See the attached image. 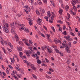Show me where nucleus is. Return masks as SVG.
<instances>
[{"mask_svg": "<svg viewBox=\"0 0 80 80\" xmlns=\"http://www.w3.org/2000/svg\"><path fill=\"white\" fill-rule=\"evenodd\" d=\"M19 56L21 58H22V56H23V52H19Z\"/></svg>", "mask_w": 80, "mask_h": 80, "instance_id": "nucleus-22", "label": "nucleus"}, {"mask_svg": "<svg viewBox=\"0 0 80 80\" xmlns=\"http://www.w3.org/2000/svg\"><path fill=\"white\" fill-rule=\"evenodd\" d=\"M73 8H72V10H74V12H77V7L76 6H73Z\"/></svg>", "mask_w": 80, "mask_h": 80, "instance_id": "nucleus-14", "label": "nucleus"}, {"mask_svg": "<svg viewBox=\"0 0 80 80\" xmlns=\"http://www.w3.org/2000/svg\"><path fill=\"white\" fill-rule=\"evenodd\" d=\"M54 41L55 43H58V42H59L60 43H62V42H61V41H60V40H58L57 39H54Z\"/></svg>", "mask_w": 80, "mask_h": 80, "instance_id": "nucleus-13", "label": "nucleus"}, {"mask_svg": "<svg viewBox=\"0 0 80 80\" xmlns=\"http://www.w3.org/2000/svg\"><path fill=\"white\" fill-rule=\"evenodd\" d=\"M2 48L4 53H5V54H7V53L6 52V51L5 50V48H4L3 47H2Z\"/></svg>", "mask_w": 80, "mask_h": 80, "instance_id": "nucleus-28", "label": "nucleus"}, {"mask_svg": "<svg viewBox=\"0 0 80 80\" xmlns=\"http://www.w3.org/2000/svg\"><path fill=\"white\" fill-rule=\"evenodd\" d=\"M37 62L38 64H40V63H41V61H40V60L39 59H37Z\"/></svg>", "mask_w": 80, "mask_h": 80, "instance_id": "nucleus-30", "label": "nucleus"}, {"mask_svg": "<svg viewBox=\"0 0 80 80\" xmlns=\"http://www.w3.org/2000/svg\"><path fill=\"white\" fill-rule=\"evenodd\" d=\"M18 43L20 45H22V46H23L24 45L23 44V43L22 41H19L18 42Z\"/></svg>", "mask_w": 80, "mask_h": 80, "instance_id": "nucleus-23", "label": "nucleus"}, {"mask_svg": "<svg viewBox=\"0 0 80 80\" xmlns=\"http://www.w3.org/2000/svg\"><path fill=\"white\" fill-rule=\"evenodd\" d=\"M67 15L68 17V19H69V18H70V14H69L68 13H67Z\"/></svg>", "mask_w": 80, "mask_h": 80, "instance_id": "nucleus-43", "label": "nucleus"}, {"mask_svg": "<svg viewBox=\"0 0 80 80\" xmlns=\"http://www.w3.org/2000/svg\"><path fill=\"white\" fill-rule=\"evenodd\" d=\"M70 33L71 35H72V36H75V34H74L73 33L71 32Z\"/></svg>", "mask_w": 80, "mask_h": 80, "instance_id": "nucleus-57", "label": "nucleus"}, {"mask_svg": "<svg viewBox=\"0 0 80 80\" xmlns=\"http://www.w3.org/2000/svg\"><path fill=\"white\" fill-rule=\"evenodd\" d=\"M12 10L13 12H14V13H16V11L15 10V8L13 7H12Z\"/></svg>", "mask_w": 80, "mask_h": 80, "instance_id": "nucleus-34", "label": "nucleus"}, {"mask_svg": "<svg viewBox=\"0 0 80 80\" xmlns=\"http://www.w3.org/2000/svg\"><path fill=\"white\" fill-rule=\"evenodd\" d=\"M51 15H52V17H55V14H54V13H53V12H52Z\"/></svg>", "mask_w": 80, "mask_h": 80, "instance_id": "nucleus-42", "label": "nucleus"}, {"mask_svg": "<svg viewBox=\"0 0 80 80\" xmlns=\"http://www.w3.org/2000/svg\"><path fill=\"white\" fill-rule=\"evenodd\" d=\"M0 38L1 40V44L2 45H3L4 43V44H5L6 45H7V42L6 41H3V40L2 39V38L1 36H0Z\"/></svg>", "mask_w": 80, "mask_h": 80, "instance_id": "nucleus-3", "label": "nucleus"}, {"mask_svg": "<svg viewBox=\"0 0 80 80\" xmlns=\"http://www.w3.org/2000/svg\"><path fill=\"white\" fill-rule=\"evenodd\" d=\"M46 78H48V79H50V78H52V77H50L49 76L47 75L46 76Z\"/></svg>", "mask_w": 80, "mask_h": 80, "instance_id": "nucleus-37", "label": "nucleus"}, {"mask_svg": "<svg viewBox=\"0 0 80 80\" xmlns=\"http://www.w3.org/2000/svg\"><path fill=\"white\" fill-rule=\"evenodd\" d=\"M2 75L3 76H4V77H6V76H7L6 73L4 72H2Z\"/></svg>", "mask_w": 80, "mask_h": 80, "instance_id": "nucleus-47", "label": "nucleus"}, {"mask_svg": "<svg viewBox=\"0 0 80 80\" xmlns=\"http://www.w3.org/2000/svg\"><path fill=\"white\" fill-rule=\"evenodd\" d=\"M65 49L66 50L68 53H70V49H69V48H68V46H67Z\"/></svg>", "mask_w": 80, "mask_h": 80, "instance_id": "nucleus-16", "label": "nucleus"}, {"mask_svg": "<svg viewBox=\"0 0 80 80\" xmlns=\"http://www.w3.org/2000/svg\"><path fill=\"white\" fill-rule=\"evenodd\" d=\"M59 54H60V56H63V54L62 53H61V52H60Z\"/></svg>", "mask_w": 80, "mask_h": 80, "instance_id": "nucleus-52", "label": "nucleus"}, {"mask_svg": "<svg viewBox=\"0 0 80 80\" xmlns=\"http://www.w3.org/2000/svg\"><path fill=\"white\" fill-rule=\"evenodd\" d=\"M13 73H14V74H17V72L16 71H13Z\"/></svg>", "mask_w": 80, "mask_h": 80, "instance_id": "nucleus-63", "label": "nucleus"}, {"mask_svg": "<svg viewBox=\"0 0 80 80\" xmlns=\"http://www.w3.org/2000/svg\"><path fill=\"white\" fill-rule=\"evenodd\" d=\"M10 47L11 49H13V45H12V44H11L10 46Z\"/></svg>", "mask_w": 80, "mask_h": 80, "instance_id": "nucleus-59", "label": "nucleus"}, {"mask_svg": "<svg viewBox=\"0 0 80 80\" xmlns=\"http://www.w3.org/2000/svg\"><path fill=\"white\" fill-rule=\"evenodd\" d=\"M24 31L26 32H29V30L27 28H24L23 29Z\"/></svg>", "mask_w": 80, "mask_h": 80, "instance_id": "nucleus-25", "label": "nucleus"}, {"mask_svg": "<svg viewBox=\"0 0 80 80\" xmlns=\"http://www.w3.org/2000/svg\"><path fill=\"white\" fill-rule=\"evenodd\" d=\"M63 12V10L62 9H60L59 12V13L60 15H62V12Z\"/></svg>", "mask_w": 80, "mask_h": 80, "instance_id": "nucleus-27", "label": "nucleus"}, {"mask_svg": "<svg viewBox=\"0 0 80 80\" xmlns=\"http://www.w3.org/2000/svg\"><path fill=\"white\" fill-rule=\"evenodd\" d=\"M37 22L39 25H40L41 24H42V23H41V22H42V20L41 19H40V18H38V20H37Z\"/></svg>", "mask_w": 80, "mask_h": 80, "instance_id": "nucleus-5", "label": "nucleus"}, {"mask_svg": "<svg viewBox=\"0 0 80 80\" xmlns=\"http://www.w3.org/2000/svg\"><path fill=\"white\" fill-rule=\"evenodd\" d=\"M24 11L26 12V13L27 14H28V11H27V10L26 9H24Z\"/></svg>", "mask_w": 80, "mask_h": 80, "instance_id": "nucleus-46", "label": "nucleus"}, {"mask_svg": "<svg viewBox=\"0 0 80 80\" xmlns=\"http://www.w3.org/2000/svg\"><path fill=\"white\" fill-rule=\"evenodd\" d=\"M28 52H29V53H30L31 54H34L35 53V52L33 50H31V51L30 50H28Z\"/></svg>", "mask_w": 80, "mask_h": 80, "instance_id": "nucleus-19", "label": "nucleus"}, {"mask_svg": "<svg viewBox=\"0 0 80 80\" xmlns=\"http://www.w3.org/2000/svg\"><path fill=\"white\" fill-rule=\"evenodd\" d=\"M46 37L48 38V42H51V39H49V38L50 37V34H46Z\"/></svg>", "mask_w": 80, "mask_h": 80, "instance_id": "nucleus-6", "label": "nucleus"}, {"mask_svg": "<svg viewBox=\"0 0 80 80\" xmlns=\"http://www.w3.org/2000/svg\"><path fill=\"white\" fill-rule=\"evenodd\" d=\"M27 20H28V21H29V23L30 25H32V20H31V19L30 18H27Z\"/></svg>", "mask_w": 80, "mask_h": 80, "instance_id": "nucleus-12", "label": "nucleus"}, {"mask_svg": "<svg viewBox=\"0 0 80 80\" xmlns=\"http://www.w3.org/2000/svg\"><path fill=\"white\" fill-rule=\"evenodd\" d=\"M44 18L46 19V21H48V17H44Z\"/></svg>", "mask_w": 80, "mask_h": 80, "instance_id": "nucleus-62", "label": "nucleus"}, {"mask_svg": "<svg viewBox=\"0 0 80 80\" xmlns=\"http://www.w3.org/2000/svg\"><path fill=\"white\" fill-rule=\"evenodd\" d=\"M28 1L30 2L32 5V4H33V0H28Z\"/></svg>", "mask_w": 80, "mask_h": 80, "instance_id": "nucleus-35", "label": "nucleus"}, {"mask_svg": "<svg viewBox=\"0 0 80 80\" xmlns=\"http://www.w3.org/2000/svg\"><path fill=\"white\" fill-rule=\"evenodd\" d=\"M4 60L7 63H8V60H7V58H5L4 59Z\"/></svg>", "mask_w": 80, "mask_h": 80, "instance_id": "nucleus-56", "label": "nucleus"}, {"mask_svg": "<svg viewBox=\"0 0 80 80\" xmlns=\"http://www.w3.org/2000/svg\"><path fill=\"white\" fill-rule=\"evenodd\" d=\"M55 51L56 53H59V52H59V50H58L57 49H55Z\"/></svg>", "mask_w": 80, "mask_h": 80, "instance_id": "nucleus-40", "label": "nucleus"}, {"mask_svg": "<svg viewBox=\"0 0 80 80\" xmlns=\"http://www.w3.org/2000/svg\"><path fill=\"white\" fill-rule=\"evenodd\" d=\"M37 2L39 5H41L42 3L40 0H37Z\"/></svg>", "mask_w": 80, "mask_h": 80, "instance_id": "nucleus-21", "label": "nucleus"}, {"mask_svg": "<svg viewBox=\"0 0 80 80\" xmlns=\"http://www.w3.org/2000/svg\"><path fill=\"white\" fill-rule=\"evenodd\" d=\"M24 7H25V8L28 10V12H30V8L28 6H24Z\"/></svg>", "mask_w": 80, "mask_h": 80, "instance_id": "nucleus-18", "label": "nucleus"}, {"mask_svg": "<svg viewBox=\"0 0 80 80\" xmlns=\"http://www.w3.org/2000/svg\"><path fill=\"white\" fill-rule=\"evenodd\" d=\"M27 65H29V66H31V65H32V64H30V63L29 62H28L27 61V62L26 63Z\"/></svg>", "mask_w": 80, "mask_h": 80, "instance_id": "nucleus-33", "label": "nucleus"}, {"mask_svg": "<svg viewBox=\"0 0 80 80\" xmlns=\"http://www.w3.org/2000/svg\"><path fill=\"white\" fill-rule=\"evenodd\" d=\"M43 2L45 3H47V0H42Z\"/></svg>", "mask_w": 80, "mask_h": 80, "instance_id": "nucleus-60", "label": "nucleus"}, {"mask_svg": "<svg viewBox=\"0 0 80 80\" xmlns=\"http://www.w3.org/2000/svg\"><path fill=\"white\" fill-rule=\"evenodd\" d=\"M47 50L49 53H53L52 51V50H50V48L48 46Z\"/></svg>", "mask_w": 80, "mask_h": 80, "instance_id": "nucleus-9", "label": "nucleus"}, {"mask_svg": "<svg viewBox=\"0 0 80 80\" xmlns=\"http://www.w3.org/2000/svg\"><path fill=\"white\" fill-rule=\"evenodd\" d=\"M14 78H15V79H16V80H18V78H17V76H15Z\"/></svg>", "mask_w": 80, "mask_h": 80, "instance_id": "nucleus-61", "label": "nucleus"}, {"mask_svg": "<svg viewBox=\"0 0 80 80\" xmlns=\"http://www.w3.org/2000/svg\"><path fill=\"white\" fill-rule=\"evenodd\" d=\"M22 41L23 42H24L25 45H26L27 46H29V45L28 44V41H27V40H26V39H25V38H23L22 40Z\"/></svg>", "mask_w": 80, "mask_h": 80, "instance_id": "nucleus-4", "label": "nucleus"}, {"mask_svg": "<svg viewBox=\"0 0 80 80\" xmlns=\"http://www.w3.org/2000/svg\"><path fill=\"white\" fill-rule=\"evenodd\" d=\"M62 34L63 35H67V32L66 31H64V32H63L62 33Z\"/></svg>", "mask_w": 80, "mask_h": 80, "instance_id": "nucleus-36", "label": "nucleus"}, {"mask_svg": "<svg viewBox=\"0 0 80 80\" xmlns=\"http://www.w3.org/2000/svg\"><path fill=\"white\" fill-rule=\"evenodd\" d=\"M36 55H37V54H32V57H35Z\"/></svg>", "mask_w": 80, "mask_h": 80, "instance_id": "nucleus-51", "label": "nucleus"}, {"mask_svg": "<svg viewBox=\"0 0 80 80\" xmlns=\"http://www.w3.org/2000/svg\"><path fill=\"white\" fill-rule=\"evenodd\" d=\"M8 67H9L11 69V70L13 69V67H12L11 65H8Z\"/></svg>", "mask_w": 80, "mask_h": 80, "instance_id": "nucleus-53", "label": "nucleus"}, {"mask_svg": "<svg viewBox=\"0 0 80 80\" xmlns=\"http://www.w3.org/2000/svg\"><path fill=\"white\" fill-rule=\"evenodd\" d=\"M21 26V28L20 29V30H23L24 28H24V27H25V25L24 24H21L20 25Z\"/></svg>", "mask_w": 80, "mask_h": 80, "instance_id": "nucleus-10", "label": "nucleus"}, {"mask_svg": "<svg viewBox=\"0 0 80 80\" xmlns=\"http://www.w3.org/2000/svg\"><path fill=\"white\" fill-rule=\"evenodd\" d=\"M18 51H22V48L20 47L17 48Z\"/></svg>", "mask_w": 80, "mask_h": 80, "instance_id": "nucleus-29", "label": "nucleus"}, {"mask_svg": "<svg viewBox=\"0 0 80 80\" xmlns=\"http://www.w3.org/2000/svg\"><path fill=\"white\" fill-rule=\"evenodd\" d=\"M64 37V38H65L66 40H67L68 41L69 40L70 37V36H65Z\"/></svg>", "mask_w": 80, "mask_h": 80, "instance_id": "nucleus-20", "label": "nucleus"}, {"mask_svg": "<svg viewBox=\"0 0 80 80\" xmlns=\"http://www.w3.org/2000/svg\"><path fill=\"white\" fill-rule=\"evenodd\" d=\"M48 13V17H50L51 16V14H50V11H48L47 12Z\"/></svg>", "mask_w": 80, "mask_h": 80, "instance_id": "nucleus-26", "label": "nucleus"}, {"mask_svg": "<svg viewBox=\"0 0 80 80\" xmlns=\"http://www.w3.org/2000/svg\"><path fill=\"white\" fill-rule=\"evenodd\" d=\"M7 48L8 50L9 51V52H12V49H9V48Z\"/></svg>", "mask_w": 80, "mask_h": 80, "instance_id": "nucleus-39", "label": "nucleus"}, {"mask_svg": "<svg viewBox=\"0 0 80 80\" xmlns=\"http://www.w3.org/2000/svg\"><path fill=\"white\" fill-rule=\"evenodd\" d=\"M49 71H50V72H53V71H54L53 69H52L51 68H49Z\"/></svg>", "mask_w": 80, "mask_h": 80, "instance_id": "nucleus-55", "label": "nucleus"}, {"mask_svg": "<svg viewBox=\"0 0 80 80\" xmlns=\"http://www.w3.org/2000/svg\"><path fill=\"white\" fill-rule=\"evenodd\" d=\"M26 57H26V56H22V58H22V59H23V58H25V59Z\"/></svg>", "mask_w": 80, "mask_h": 80, "instance_id": "nucleus-54", "label": "nucleus"}, {"mask_svg": "<svg viewBox=\"0 0 80 80\" xmlns=\"http://www.w3.org/2000/svg\"><path fill=\"white\" fill-rule=\"evenodd\" d=\"M65 9L66 11H68V9H69V6H68L67 5H66L65 7Z\"/></svg>", "mask_w": 80, "mask_h": 80, "instance_id": "nucleus-24", "label": "nucleus"}, {"mask_svg": "<svg viewBox=\"0 0 80 80\" xmlns=\"http://www.w3.org/2000/svg\"><path fill=\"white\" fill-rule=\"evenodd\" d=\"M40 35L43 37H44V38L45 37V35H44V34H43L42 33H41Z\"/></svg>", "mask_w": 80, "mask_h": 80, "instance_id": "nucleus-50", "label": "nucleus"}, {"mask_svg": "<svg viewBox=\"0 0 80 80\" xmlns=\"http://www.w3.org/2000/svg\"><path fill=\"white\" fill-rule=\"evenodd\" d=\"M58 22L59 23H61V24H62V23H63V22H62V21H61L60 20L58 21Z\"/></svg>", "mask_w": 80, "mask_h": 80, "instance_id": "nucleus-48", "label": "nucleus"}, {"mask_svg": "<svg viewBox=\"0 0 80 80\" xmlns=\"http://www.w3.org/2000/svg\"><path fill=\"white\" fill-rule=\"evenodd\" d=\"M77 8H80V5L78 4L77 6Z\"/></svg>", "mask_w": 80, "mask_h": 80, "instance_id": "nucleus-64", "label": "nucleus"}, {"mask_svg": "<svg viewBox=\"0 0 80 80\" xmlns=\"http://www.w3.org/2000/svg\"><path fill=\"white\" fill-rule=\"evenodd\" d=\"M3 26L2 27V28L3 30H4V32H6V33H8V32H9V30H8V28H7L8 27V24L5 22V20H3Z\"/></svg>", "mask_w": 80, "mask_h": 80, "instance_id": "nucleus-1", "label": "nucleus"}, {"mask_svg": "<svg viewBox=\"0 0 80 80\" xmlns=\"http://www.w3.org/2000/svg\"><path fill=\"white\" fill-rule=\"evenodd\" d=\"M39 9L41 12H42V13H45V10L43 9H42V8H40Z\"/></svg>", "mask_w": 80, "mask_h": 80, "instance_id": "nucleus-8", "label": "nucleus"}, {"mask_svg": "<svg viewBox=\"0 0 80 80\" xmlns=\"http://www.w3.org/2000/svg\"><path fill=\"white\" fill-rule=\"evenodd\" d=\"M45 59L47 63H48L49 62V61L47 58H45Z\"/></svg>", "mask_w": 80, "mask_h": 80, "instance_id": "nucleus-58", "label": "nucleus"}, {"mask_svg": "<svg viewBox=\"0 0 80 80\" xmlns=\"http://www.w3.org/2000/svg\"><path fill=\"white\" fill-rule=\"evenodd\" d=\"M31 67L32 70H37V68L34 67V65L33 64H32L31 66Z\"/></svg>", "mask_w": 80, "mask_h": 80, "instance_id": "nucleus-15", "label": "nucleus"}, {"mask_svg": "<svg viewBox=\"0 0 80 80\" xmlns=\"http://www.w3.org/2000/svg\"><path fill=\"white\" fill-rule=\"evenodd\" d=\"M71 4H72V6H74V5L75 6V4L74 3L76 4L77 3V1H71Z\"/></svg>", "mask_w": 80, "mask_h": 80, "instance_id": "nucleus-11", "label": "nucleus"}, {"mask_svg": "<svg viewBox=\"0 0 80 80\" xmlns=\"http://www.w3.org/2000/svg\"><path fill=\"white\" fill-rule=\"evenodd\" d=\"M9 72H10L9 69H7L6 72H7V74H9Z\"/></svg>", "mask_w": 80, "mask_h": 80, "instance_id": "nucleus-44", "label": "nucleus"}, {"mask_svg": "<svg viewBox=\"0 0 80 80\" xmlns=\"http://www.w3.org/2000/svg\"><path fill=\"white\" fill-rule=\"evenodd\" d=\"M15 38L16 41H18V40H19V38L18 37V35H17V34H16V35H15Z\"/></svg>", "mask_w": 80, "mask_h": 80, "instance_id": "nucleus-17", "label": "nucleus"}, {"mask_svg": "<svg viewBox=\"0 0 80 80\" xmlns=\"http://www.w3.org/2000/svg\"><path fill=\"white\" fill-rule=\"evenodd\" d=\"M68 45L69 47H72V44L71 43V42H68Z\"/></svg>", "mask_w": 80, "mask_h": 80, "instance_id": "nucleus-41", "label": "nucleus"}, {"mask_svg": "<svg viewBox=\"0 0 80 80\" xmlns=\"http://www.w3.org/2000/svg\"><path fill=\"white\" fill-rule=\"evenodd\" d=\"M25 52L26 53V55L27 57L29 58H30V55H29V54H28L30 53V52H28V51L26 50L25 51Z\"/></svg>", "mask_w": 80, "mask_h": 80, "instance_id": "nucleus-7", "label": "nucleus"}, {"mask_svg": "<svg viewBox=\"0 0 80 80\" xmlns=\"http://www.w3.org/2000/svg\"><path fill=\"white\" fill-rule=\"evenodd\" d=\"M36 14H37L38 15H40V12H39V11H38V10H36Z\"/></svg>", "mask_w": 80, "mask_h": 80, "instance_id": "nucleus-32", "label": "nucleus"}, {"mask_svg": "<svg viewBox=\"0 0 80 80\" xmlns=\"http://www.w3.org/2000/svg\"><path fill=\"white\" fill-rule=\"evenodd\" d=\"M32 77H33L35 79H37V76H36L35 74H33L32 75Z\"/></svg>", "mask_w": 80, "mask_h": 80, "instance_id": "nucleus-38", "label": "nucleus"}, {"mask_svg": "<svg viewBox=\"0 0 80 80\" xmlns=\"http://www.w3.org/2000/svg\"><path fill=\"white\" fill-rule=\"evenodd\" d=\"M50 2H51L52 4V5L53 7H55V5L54 3H53V1H52V0H51Z\"/></svg>", "mask_w": 80, "mask_h": 80, "instance_id": "nucleus-31", "label": "nucleus"}, {"mask_svg": "<svg viewBox=\"0 0 80 80\" xmlns=\"http://www.w3.org/2000/svg\"><path fill=\"white\" fill-rule=\"evenodd\" d=\"M16 25H17V22H14L11 24V27L12 29H11V31L12 33H15V31L13 30V29L15 28V27Z\"/></svg>", "mask_w": 80, "mask_h": 80, "instance_id": "nucleus-2", "label": "nucleus"}, {"mask_svg": "<svg viewBox=\"0 0 80 80\" xmlns=\"http://www.w3.org/2000/svg\"><path fill=\"white\" fill-rule=\"evenodd\" d=\"M16 70H17L18 71H20V68L18 67H16Z\"/></svg>", "mask_w": 80, "mask_h": 80, "instance_id": "nucleus-49", "label": "nucleus"}, {"mask_svg": "<svg viewBox=\"0 0 80 80\" xmlns=\"http://www.w3.org/2000/svg\"><path fill=\"white\" fill-rule=\"evenodd\" d=\"M51 28L52 30L54 32H55V28H54V27H51Z\"/></svg>", "mask_w": 80, "mask_h": 80, "instance_id": "nucleus-45", "label": "nucleus"}]
</instances>
